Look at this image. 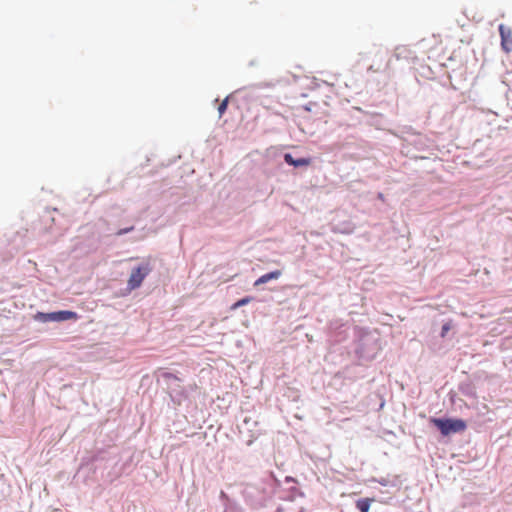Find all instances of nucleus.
Here are the masks:
<instances>
[{
  "mask_svg": "<svg viewBox=\"0 0 512 512\" xmlns=\"http://www.w3.org/2000/svg\"><path fill=\"white\" fill-rule=\"evenodd\" d=\"M134 230V227L133 226H130V227H127V228H124V229H120L116 232V235L117 236H121V235H124V234H127L131 231Z\"/></svg>",
  "mask_w": 512,
  "mask_h": 512,
  "instance_id": "nucleus-12",
  "label": "nucleus"
},
{
  "mask_svg": "<svg viewBox=\"0 0 512 512\" xmlns=\"http://www.w3.org/2000/svg\"><path fill=\"white\" fill-rule=\"evenodd\" d=\"M356 507L360 512H369L370 500L368 498L359 499L356 502Z\"/></svg>",
  "mask_w": 512,
  "mask_h": 512,
  "instance_id": "nucleus-8",
  "label": "nucleus"
},
{
  "mask_svg": "<svg viewBox=\"0 0 512 512\" xmlns=\"http://www.w3.org/2000/svg\"><path fill=\"white\" fill-rule=\"evenodd\" d=\"M502 49L509 53L512 50V32L510 28H506L503 24L499 26Z\"/></svg>",
  "mask_w": 512,
  "mask_h": 512,
  "instance_id": "nucleus-5",
  "label": "nucleus"
},
{
  "mask_svg": "<svg viewBox=\"0 0 512 512\" xmlns=\"http://www.w3.org/2000/svg\"><path fill=\"white\" fill-rule=\"evenodd\" d=\"M282 275V272L280 270H274V271H271L269 273H266L262 276H260L255 282H254V286L255 287H258L262 284H266L268 283L269 281L271 280H277L280 278V276Z\"/></svg>",
  "mask_w": 512,
  "mask_h": 512,
  "instance_id": "nucleus-7",
  "label": "nucleus"
},
{
  "mask_svg": "<svg viewBox=\"0 0 512 512\" xmlns=\"http://www.w3.org/2000/svg\"><path fill=\"white\" fill-rule=\"evenodd\" d=\"M376 482H378L382 486H388L390 484V480L385 477H381L379 479H375Z\"/></svg>",
  "mask_w": 512,
  "mask_h": 512,
  "instance_id": "nucleus-13",
  "label": "nucleus"
},
{
  "mask_svg": "<svg viewBox=\"0 0 512 512\" xmlns=\"http://www.w3.org/2000/svg\"><path fill=\"white\" fill-rule=\"evenodd\" d=\"M283 157H284V161L288 165L296 167V168L308 166L310 164V159H308V158L295 159L290 153H285Z\"/></svg>",
  "mask_w": 512,
  "mask_h": 512,
  "instance_id": "nucleus-6",
  "label": "nucleus"
},
{
  "mask_svg": "<svg viewBox=\"0 0 512 512\" xmlns=\"http://www.w3.org/2000/svg\"><path fill=\"white\" fill-rule=\"evenodd\" d=\"M227 106H228V98H225L221 103L220 105L218 106V112H219V116H222L224 114V112L226 111L227 109Z\"/></svg>",
  "mask_w": 512,
  "mask_h": 512,
  "instance_id": "nucleus-9",
  "label": "nucleus"
},
{
  "mask_svg": "<svg viewBox=\"0 0 512 512\" xmlns=\"http://www.w3.org/2000/svg\"><path fill=\"white\" fill-rule=\"evenodd\" d=\"M451 329V323L450 322H446L442 325V328H441V337H445L447 335V333L450 331Z\"/></svg>",
  "mask_w": 512,
  "mask_h": 512,
  "instance_id": "nucleus-11",
  "label": "nucleus"
},
{
  "mask_svg": "<svg viewBox=\"0 0 512 512\" xmlns=\"http://www.w3.org/2000/svg\"><path fill=\"white\" fill-rule=\"evenodd\" d=\"M151 271L152 267L148 261L141 262L138 266L134 267L127 282L128 288L130 290L139 288Z\"/></svg>",
  "mask_w": 512,
  "mask_h": 512,
  "instance_id": "nucleus-2",
  "label": "nucleus"
},
{
  "mask_svg": "<svg viewBox=\"0 0 512 512\" xmlns=\"http://www.w3.org/2000/svg\"><path fill=\"white\" fill-rule=\"evenodd\" d=\"M78 315L76 312L68 311V310H60L49 313L37 312L34 316V319L41 323L47 322H64L70 319L76 320Z\"/></svg>",
  "mask_w": 512,
  "mask_h": 512,
  "instance_id": "nucleus-3",
  "label": "nucleus"
},
{
  "mask_svg": "<svg viewBox=\"0 0 512 512\" xmlns=\"http://www.w3.org/2000/svg\"><path fill=\"white\" fill-rule=\"evenodd\" d=\"M378 198H379V199H381V200H383V198H384L383 194H382V193H379V194H378Z\"/></svg>",
  "mask_w": 512,
  "mask_h": 512,
  "instance_id": "nucleus-16",
  "label": "nucleus"
},
{
  "mask_svg": "<svg viewBox=\"0 0 512 512\" xmlns=\"http://www.w3.org/2000/svg\"><path fill=\"white\" fill-rule=\"evenodd\" d=\"M268 86L267 84H257V85H254L253 87H257V88H260V87H266Z\"/></svg>",
  "mask_w": 512,
  "mask_h": 512,
  "instance_id": "nucleus-15",
  "label": "nucleus"
},
{
  "mask_svg": "<svg viewBox=\"0 0 512 512\" xmlns=\"http://www.w3.org/2000/svg\"><path fill=\"white\" fill-rule=\"evenodd\" d=\"M430 422L441 432L443 436L463 432L467 424L462 419L453 418H431Z\"/></svg>",
  "mask_w": 512,
  "mask_h": 512,
  "instance_id": "nucleus-1",
  "label": "nucleus"
},
{
  "mask_svg": "<svg viewBox=\"0 0 512 512\" xmlns=\"http://www.w3.org/2000/svg\"><path fill=\"white\" fill-rule=\"evenodd\" d=\"M277 512H281L280 510H278Z\"/></svg>",
  "mask_w": 512,
  "mask_h": 512,
  "instance_id": "nucleus-17",
  "label": "nucleus"
},
{
  "mask_svg": "<svg viewBox=\"0 0 512 512\" xmlns=\"http://www.w3.org/2000/svg\"><path fill=\"white\" fill-rule=\"evenodd\" d=\"M250 301H251V297H244V298L238 300L233 305V308H238V307L244 306V305L248 304Z\"/></svg>",
  "mask_w": 512,
  "mask_h": 512,
  "instance_id": "nucleus-10",
  "label": "nucleus"
},
{
  "mask_svg": "<svg viewBox=\"0 0 512 512\" xmlns=\"http://www.w3.org/2000/svg\"><path fill=\"white\" fill-rule=\"evenodd\" d=\"M161 377L165 381L173 401L180 403L184 394V390L180 387V379L169 372H163Z\"/></svg>",
  "mask_w": 512,
  "mask_h": 512,
  "instance_id": "nucleus-4",
  "label": "nucleus"
},
{
  "mask_svg": "<svg viewBox=\"0 0 512 512\" xmlns=\"http://www.w3.org/2000/svg\"><path fill=\"white\" fill-rule=\"evenodd\" d=\"M292 482H296V480L293 477H291V476L285 477V483H292Z\"/></svg>",
  "mask_w": 512,
  "mask_h": 512,
  "instance_id": "nucleus-14",
  "label": "nucleus"
}]
</instances>
